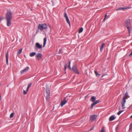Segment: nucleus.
<instances>
[{
	"mask_svg": "<svg viewBox=\"0 0 132 132\" xmlns=\"http://www.w3.org/2000/svg\"><path fill=\"white\" fill-rule=\"evenodd\" d=\"M12 17V13L10 11H7L6 14V19L7 20L6 25L9 27L11 24V20Z\"/></svg>",
	"mask_w": 132,
	"mask_h": 132,
	"instance_id": "obj_1",
	"label": "nucleus"
},
{
	"mask_svg": "<svg viewBox=\"0 0 132 132\" xmlns=\"http://www.w3.org/2000/svg\"><path fill=\"white\" fill-rule=\"evenodd\" d=\"M128 93L126 92V93L125 94V96H124L123 97L122 100L121 102V104L122 105V106L123 109H124L125 108V103L126 102V97H127L128 96Z\"/></svg>",
	"mask_w": 132,
	"mask_h": 132,
	"instance_id": "obj_2",
	"label": "nucleus"
},
{
	"mask_svg": "<svg viewBox=\"0 0 132 132\" xmlns=\"http://www.w3.org/2000/svg\"><path fill=\"white\" fill-rule=\"evenodd\" d=\"M47 25L45 23L39 24L38 28L41 30H43L44 29H47Z\"/></svg>",
	"mask_w": 132,
	"mask_h": 132,
	"instance_id": "obj_3",
	"label": "nucleus"
},
{
	"mask_svg": "<svg viewBox=\"0 0 132 132\" xmlns=\"http://www.w3.org/2000/svg\"><path fill=\"white\" fill-rule=\"evenodd\" d=\"M72 69L75 73L77 74H79V72L78 70L77 66L76 65H73L72 68Z\"/></svg>",
	"mask_w": 132,
	"mask_h": 132,
	"instance_id": "obj_4",
	"label": "nucleus"
},
{
	"mask_svg": "<svg viewBox=\"0 0 132 132\" xmlns=\"http://www.w3.org/2000/svg\"><path fill=\"white\" fill-rule=\"evenodd\" d=\"M97 117V116L96 115L94 114L90 115V120L93 122L96 119Z\"/></svg>",
	"mask_w": 132,
	"mask_h": 132,
	"instance_id": "obj_5",
	"label": "nucleus"
},
{
	"mask_svg": "<svg viewBox=\"0 0 132 132\" xmlns=\"http://www.w3.org/2000/svg\"><path fill=\"white\" fill-rule=\"evenodd\" d=\"M64 17L66 19V21L68 24L70 26V22L68 18V16L66 12H64Z\"/></svg>",
	"mask_w": 132,
	"mask_h": 132,
	"instance_id": "obj_6",
	"label": "nucleus"
},
{
	"mask_svg": "<svg viewBox=\"0 0 132 132\" xmlns=\"http://www.w3.org/2000/svg\"><path fill=\"white\" fill-rule=\"evenodd\" d=\"M67 96L65 97L63 99V100L60 103V105L61 106H62L64 105L67 102V100H66V98Z\"/></svg>",
	"mask_w": 132,
	"mask_h": 132,
	"instance_id": "obj_7",
	"label": "nucleus"
},
{
	"mask_svg": "<svg viewBox=\"0 0 132 132\" xmlns=\"http://www.w3.org/2000/svg\"><path fill=\"white\" fill-rule=\"evenodd\" d=\"M42 55L40 53H38L36 55V59L38 60H40L42 57Z\"/></svg>",
	"mask_w": 132,
	"mask_h": 132,
	"instance_id": "obj_8",
	"label": "nucleus"
},
{
	"mask_svg": "<svg viewBox=\"0 0 132 132\" xmlns=\"http://www.w3.org/2000/svg\"><path fill=\"white\" fill-rule=\"evenodd\" d=\"M32 85L31 83H30L28 85V86L26 90H23V94L24 95L26 94L27 93V92L28 91L29 88Z\"/></svg>",
	"mask_w": 132,
	"mask_h": 132,
	"instance_id": "obj_9",
	"label": "nucleus"
},
{
	"mask_svg": "<svg viewBox=\"0 0 132 132\" xmlns=\"http://www.w3.org/2000/svg\"><path fill=\"white\" fill-rule=\"evenodd\" d=\"M100 102V100H96L95 101V102L93 103H92L91 105V109H92L93 106L96 104H97V103H99Z\"/></svg>",
	"mask_w": 132,
	"mask_h": 132,
	"instance_id": "obj_10",
	"label": "nucleus"
},
{
	"mask_svg": "<svg viewBox=\"0 0 132 132\" xmlns=\"http://www.w3.org/2000/svg\"><path fill=\"white\" fill-rule=\"evenodd\" d=\"M49 86H50V85H48V84H47L46 85V91L47 93V94L50 95V91L49 87Z\"/></svg>",
	"mask_w": 132,
	"mask_h": 132,
	"instance_id": "obj_11",
	"label": "nucleus"
},
{
	"mask_svg": "<svg viewBox=\"0 0 132 132\" xmlns=\"http://www.w3.org/2000/svg\"><path fill=\"white\" fill-rule=\"evenodd\" d=\"M29 69V67H26L23 70L21 71L20 72V73L21 74H22L24 73L27 72Z\"/></svg>",
	"mask_w": 132,
	"mask_h": 132,
	"instance_id": "obj_12",
	"label": "nucleus"
},
{
	"mask_svg": "<svg viewBox=\"0 0 132 132\" xmlns=\"http://www.w3.org/2000/svg\"><path fill=\"white\" fill-rule=\"evenodd\" d=\"M125 23L126 26H130V20H127L125 22Z\"/></svg>",
	"mask_w": 132,
	"mask_h": 132,
	"instance_id": "obj_13",
	"label": "nucleus"
},
{
	"mask_svg": "<svg viewBox=\"0 0 132 132\" xmlns=\"http://www.w3.org/2000/svg\"><path fill=\"white\" fill-rule=\"evenodd\" d=\"M36 47L37 48H38L39 49L41 48H42V45H40L39 43H36Z\"/></svg>",
	"mask_w": 132,
	"mask_h": 132,
	"instance_id": "obj_14",
	"label": "nucleus"
},
{
	"mask_svg": "<svg viewBox=\"0 0 132 132\" xmlns=\"http://www.w3.org/2000/svg\"><path fill=\"white\" fill-rule=\"evenodd\" d=\"M47 40V38L46 37L44 38L43 39V47H44L46 43V42Z\"/></svg>",
	"mask_w": 132,
	"mask_h": 132,
	"instance_id": "obj_15",
	"label": "nucleus"
},
{
	"mask_svg": "<svg viewBox=\"0 0 132 132\" xmlns=\"http://www.w3.org/2000/svg\"><path fill=\"white\" fill-rule=\"evenodd\" d=\"M6 61L7 64L8 65V52L7 51L6 54Z\"/></svg>",
	"mask_w": 132,
	"mask_h": 132,
	"instance_id": "obj_16",
	"label": "nucleus"
},
{
	"mask_svg": "<svg viewBox=\"0 0 132 132\" xmlns=\"http://www.w3.org/2000/svg\"><path fill=\"white\" fill-rule=\"evenodd\" d=\"M96 99V98L94 96H92L91 98V101L93 103L95 102Z\"/></svg>",
	"mask_w": 132,
	"mask_h": 132,
	"instance_id": "obj_17",
	"label": "nucleus"
},
{
	"mask_svg": "<svg viewBox=\"0 0 132 132\" xmlns=\"http://www.w3.org/2000/svg\"><path fill=\"white\" fill-rule=\"evenodd\" d=\"M115 118V117L114 116H111L110 118L109 119V120L110 121H111L113 120Z\"/></svg>",
	"mask_w": 132,
	"mask_h": 132,
	"instance_id": "obj_18",
	"label": "nucleus"
},
{
	"mask_svg": "<svg viewBox=\"0 0 132 132\" xmlns=\"http://www.w3.org/2000/svg\"><path fill=\"white\" fill-rule=\"evenodd\" d=\"M104 45H105V44L104 43H103L102 44L101 47L100 48V51L101 52L103 50V48L104 47Z\"/></svg>",
	"mask_w": 132,
	"mask_h": 132,
	"instance_id": "obj_19",
	"label": "nucleus"
},
{
	"mask_svg": "<svg viewBox=\"0 0 132 132\" xmlns=\"http://www.w3.org/2000/svg\"><path fill=\"white\" fill-rule=\"evenodd\" d=\"M36 54V53L35 52H33L31 53L30 54V57H32L35 56Z\"/></svg>",
	"mask_w": 132,
	"mask_h": 132,
	"instance_id": "obj_20",
	"label": "nucleus"
},
{
	"mask_svg": "<svg viewBox=\"0 0 132 132\" xmlns=\"http://www.w3.org/2000/svg\"><path fill=\"white\" fill-rule=\"evenodd\" d=\"M22 50V49L21 48L19 50V51L17 53V55H19L21 53Z\"/></svg>",
	"mask_w": 132,
	"mask_h": 132,
	"instance_id": "obj_21",
	"label": "nucleus"
},
{
	"mask_svg": "<svg viewBox=\"0 0 132 132\" xmlns=\"http://www.w3.org/2000/svg\"><path fill=\"white\" fill-rule=\"evenodd\" d=\"M94 72L97 77H99L100 76V74L98 73L96 70L94 71Z\"/></svg>",
	"mask_w": 132,
	"mask_h": 132,
	"instance_id": "obj_22",
	"label": "nucleus"
},
{
	"mask_svg": "<svg viewBox=\"0 0 132 132\" xmlns=\"http://www.w3.org/2000/svg\"><path fill=\"white\" fill-rule=\"evenodd\" d=\"M126 8H122V7H120L118 9H116V11H118V10H124V9H126Z\"/></svg>",
	"mask_w": 132,
	"mask_h": 132,
	"instance_id": "obj_23",
	"label": "nucleus"
},
{
	"mask_svg": "<svg viewBox=\"0 0 132 132\" xmlns=\"http://www.w3.org/2000/svg\"><path fill=\"white\" fill-rule=\"evenodd\" d=\"M83 30V28H81L79 30V33H80L82 32Z\"/></svg>",
	"mask_w": 132,
	"mask_h": 132,
	"instance_id": "obj_24",
	"label": "nucleus"
},
{
	"mask_svg": "<svg viewBox=\"0 0 132 132\" xmlns=\"http://www.w3.org/2000/svg\"><path fill=\"white\" fill-rule=\"evenodd\" d=\"M132 129V123H131L130 126L129 130L130 131Z\"/></svg>",
	"mask_w": 132,
	"mask_h": 132,
	"instance_id": "obj_25",
	"label": "nucleus"
},
{
	"mask_svg": "<svg viewBox=\"0 0 132 132\" xmlns=\"http://www.w3.org/2000/svg\"><path fill=\"white\" fill-rule=\"evenodd\" d=\"M129 26H126L127 29H128L129 33V34H130V27Z\"/></svg>",
	"mask_w": 132,
	"mask_h": 132,
	"instance_id": "obj_26",
	"label": "nucleus"
},
{
	"mask_svg": "<svg viewBox=\"0 0 132 132\" xmlns=\"http://www.w3.org/2000/svg\"><path fill=\"white\" fill-rule=\"evenodd\" d=\"M123 111V110H121L119 111V112L117 113V114L118 115H119Z\"/></svg>",
	"mask_w": 132,
	"mask_h": 132,
	"instance_id": "obj_27",
	"label": "nucleus"
},
{
	"mask_svg": "<svg viewBox=\"0 0 132 132\" xmlns=\"http://www.w3.org/2000/svg\"><path fill=\"white\" fill-rule=\"evenodd\" d=\"M14 114L13 113H12L10 115V117L11 118L13 117V116Z\"/></svg>",
	"mask_w": 132,
	"mask_h": 132,
	"instance_id": "obj_28",
	"label": "nucleus"
},
{
	"mask_svg": "<svg viewBox=\"0 0 132 132\" xmlns=\"http://www.w3.org/2000/svg\"><path fill=\"white\" fill-rule=\"evenodd\" d=\"M70 61H69V63L68 68L69 70L71 69V68L70 67Z\"/></svg>",
	"mask_w": 132,
	"mask_h": 132,
	"instance_id": "obj_29",
	"label": "nucleus"
},
{
	"mask_svg": "<svg viewBox=\"0 0 132 132\" xmlns=\"http://www.w3.org/2000/svg\"><path fill=\"white\" fill-rule=\"evenodd\" d=\"M50 95L49 94H47V96L46 97V100H47L50 97Z\"/></svg>",
	"mask_w": 132,
	"mask_h": 132,
	"instance_id": "obj_30",
	"label": "nucleus"
},
{
	"mask_svg": "<svg viewBox=\"0 0 132 132\" xmlns=\"http://www.w3.org/2000/svg\"><path fill=\"white\" fill-rule=\"evenodd\" d=\"M4 19V18L3 17H0V22H1V21L2 20H3Z\"/></svg>",
	"mask_w": 132,
	"mask_h": 132,
	"instance_id": "obj_31",
	"label": "nucleus"
},
{
	"mask_svg": "<svg viewBox=\"0 0 132 132\" xmlns=\"http://www.w3.org/2000/svg\"><path fill=\"white\" fill-rule=\"evenodd\" d=\"M119 127V126H117L116 128V131L117 132H118V129Z\"/></svg>",
	"mask_w": 132,
	"mask_h": 132,
	"instance_id": "obj_32",
	"label": "nucleus"
},
{
	"mask_svg": "<svg viewBox=\"0 0 132 132\" xmlns=\"http://www.w3.org/2000/svg\"><path fill=\"white\" fill-rule=\"evenodd\" d=\"M101 132H105V131L104 130V127H103L102 129H101Z\"/></svg>",
	"mask_w": 132,
	"mask_h": 132,
	"instance_id": "obj_33",
	"label": "nucleus"
},
{
	"mask_svg": "<svg viewBox=\"0 0 132 132\" xmlns=\"http://www.w3.org/2000/svg\"><path fill=\"white\" fill-rule=\"evenodd\" d=\"M94 126H93V127H92L91 128V129H90V130H89V131H91L92 130H93L94 128Z\"/></svg>",
	"mask_w": 132,
	"mask_h": 132,
	"instance_id": "obj_34",
	"label": "nucleus"
},
{
	"mask_svg": "<svg viewBox=\"0 0 132 132\" xmlns=\"http://www.w3.org/2000/svg\"><path fill=\"white\" fill-rule=\"evenodd\" d=\"M67 65V64H66L65 65V66H64V69L65 70H66V68H67V67H66Z\"/></svg>",
	"mask_w": 132,
	"mask_h": 132,
	"instance_id": "obj_35",
	"label": "nucleus"
},
{
	"mask_svg": "<svg viewBox=\"0 0 132 132\" xmlns=\"http://www.w3.org/2000/svg\"><path fill=\"white\" fill-rule=\"evenodd\" d=\"M132 55V51L131 52V53L129 54V55L130 56H131Z\"/></svg>",
	"mask_w": 132,
	"mask_h": 132,
	"instance_id": "obj_36",
	"label": "nucleus"
},
{
	"mask_svg": "<svg viewBox=\"0 0 132 132\" xmlns=\"http://www.w3.org/2000/svg\"><path fill=\"white\" fill-rule=\"evenodd\" d=\"M106 18H105H105H104V20H103V21L104 22V21H105V19H106Z\"/></svg>",
	"mask_w": 132,
	"mask_h": 132,
	"instance_id": "obj_37",
	"label": "nucleus"
},
{
	"mask_svg": "<svg viewBox=\"0 0 132 132\" xmlns=\"http://www.w3.org/2000/svg\"><path fill=\"white\" fill-rule=\"evenodd\" d=\"M126 8V9H130V7H128L127 8Z\"/></svg>",
	"mask_w": 132,
	"mask_h": 132,
	"instance_id": "obj_38",
	"label": "nucleus"
},
{
	"mask_svg": "<svg viewBox=\"0 0 132 132\" xmlns=\"http://www.w3.org/2000/svg\"><path fill=\"white\" fill-rule=\"evenodd\" d=\"M107 16V15L106 14L105 15V18H106V16Z\"/></svg>",
	"mask_w": 132,
	"mask_h": 132,
	"instance_id": "obj_39",
	"label": "nucleus"
},
{
	"mask_svg": "<svg viewBox=\"0 0 132 132\" xmlns=\"http://www.w3.org/2000/svg\"><path fill=\"white\" fill-rule=\"evenodd\" d=\"M106 75V74H104V75H103L102 76V78H103L104 76Z\"/></svg>",
	"mask_w": 132,
	"mask_h": 132,
	"instance_id": "obj_40",
	"label": "nucleus"
},
{
	"mask_svg": "<svg viewBox=\"0 0 132 132\" xmlns=\"http://www.w3.org/2000/svg\"><path fill=\"white\" fill-rule=\"evenodd\" d=\"M130 118H132V115L130 117Z\"/></svg>",
	"mask_w": 132,
	"mask_h": 132,
	"instance_id": "obj_41",
	"label": "nucleus"
},
{
	"mask_svg": "<svg viewBox=\"0 0 132 132\" xmlns=\"http://www.w3.org/2000/svg\"><path fill=\"white\" fill-rule=\"evenodd\" d=\"M131 46H132V44H131Z\"/></svg>",
	"mask_w": 132,
	"mask_h": 132,
	"instance_id": "obj_42",
	"label": "nucleus"
}]
</instances>
